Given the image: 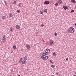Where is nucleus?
<instances>
[{"mask_svg": "<svg viewBox=\"0 0 76 76\" xmlns=\"http://www.w3.org/2000/svg\"><path fill=\"white\" fill-rule=\"evenodd\" d=\"M40 14H43V12L42 11H40Z\"/></svg>", "mask_w": 76, "mask_h": 76, "instance_id": "nucleus-21", "label": "nucleus"}, {"mask_svg": "<svg viewBox=\"0 0 76 76\" xmlns=\"http://www.w3.org/2000/svg\"><path fill=\"white\" fill-rule=\"evenodd\" d=\"M47 59H48V56H45V58H43V60H47Z\"/></svg>", "mask_w": 76, "mask_h": 76, "instance_id": "nucleus-9", "label": "nucleus"}, {"mask_svg": "<svg viewBox=\"0 0 76 76\" xmlns=\"http://www.w3.org/2000/svg\"><path fill=\"white\" fill-rule=\"evenodd\" d=\"M22 58H20V61H19L20 62H22Z\"/></svg>", "mask_w": 76, "mask_h": 76, "instance_id": "nucleus-30", "label": "nucleus"}, {"mask_svg": "<svg viewBox=\"0 0 76 76\" xmlns=\"http://www.w3.org/2000/svg\"><path fill=\"white\" fill-rule=\"evenodd\" d=\"M58 3L59 4H61V3H62V1L61 0H60L58 1Z\"/></svg>", "mask_w": 76, "mask_h": 76, "instance_id": "nucleus-14", "label": "nucleus"}, {"mask_svg": "<svg viewBox=\"0 0 76 76\" xmlns=\"http://www.w3.org/2000/svg\"><path fill=\"white\" fill-rule=\"evenodd\" d=\"M51 67L53 68H54V67H55V66H54V65H51Z\"/></svg>", "mask_w": 76, "mask_h": 76, "instance_id": "nucleus-23", "label": "nucleus"}, {"mask_svg": "<svg viewBox=\"0 0 76 76\" xmlns=\"http://www.w3.org/2000/svg\"><path fill=\"white\" fill-rule=\"evenodd\" d=\"M10 31H12V28H10Z\"/></svg>", "mask_w": 76, "mask_h": 76, "instance_id": "nucleus-34", "label": "nucleus"}, {"mask_svg": "<svg viewBox=\"0 0 76 76\" xmlns=\"http://www.w3.org/2000/svg\"><path fill=\"white\" fill-rule=\"evenodd\" d=\"M41 58L42 59H44V56H41Z\"/></svg>", "mask_w": 76, "mask_h": 76, "instance_id": "nucleus-22", "label": "nucleus"}, {"mask_svg": "<svg viewBox=\"0 0 76 76\" xmlns=\"http://www.w3.org/2000/svg\"><path fill=\"white\" fill-rule=\"evenodd\" d=\"M75 26H76V23H75Z\"/></svg>", "mask_w": 76, "mask_h": 76, "instance_id": "nucleus-40", "label": "nucleus"}, {"mask_svg": "<svg viewBox=\"0 0 76 76\" xmlns=\"http://www.w3.org/2000/svg\"><path fill=\"white\" fill-rule=\"evenodd\" d=\"M22 6V4L20 3L19 4V7H21Z\"/></svg>", "mask_w": 76, "mask_h": 76, "instance_id": "nucleus-12", "label": "nucleus"}, {"mask_svg": "<svg viewBox=\"0 0 76 76\" xmlns=\"http://www.w3.org/2000/svg\"><path fill=\"white\" fill-rule=\"evenodd\" d=\"M16 48V45L13 46V48H14V49H15Z\"/></svg>", "mask_w": 76, "mask_h": 76, "instance_id": "nucleus-17", "label": "nucleus"}, {"mask_svg": "<svg viewBox=\"0 0 76 76\" xmlns=\"http://www.w3.org/2000/svg\"><path fill=\"white\" fill-rule=\"evenodd\" d=\"M26 47L27 49H28V50H31V47L29 45H28L27 44H26Z\"/></svg>", "mask_w": 76, "mask_h": 76, "instance_id": "nucleus-4", "label": "nucleus"}, {"mask_svg": "<svg viewBox=\"0 0 76 76\" xmlns=\"http://www.w3.org/2000/svg\"><path fill=\"white\" fill-rule=\"evenodd\" d=\"M42 55L43 56H45L47 55V53H42Z\"/></svg>", "mask_w": 76, "mask_h": 76, "instance_id": "nucleus-8", "label": "nucleus"}, {"mask_svg": "<svg viewBox=\"0 0 76 76\" xmlns=\"http://www.w3.org/2000/svg\"><path fill=\"white\" fill-rule=\"evenodd\" d=\"M69 33H73L75 31V28L73 27H70L69 29Z\"/></svg>", "mask_w": 76, "mask_h": 76, "instance_id": "nucleus-1", "label": "nucleus"}, {"mask_svg": "<svg viewBox=\"0 0 76 76\" xmlns=\"http://www.w3.org/2000/svg\"><path fill=\"white\" fill-rule=\"evenodd\" d=\"M71 2L74 3H76V1H75V0H71Z\"/></svg>", "mask_w": 76, "mask_h": 76, "instance_id": "nucleus-10", "label": "nucleus"}, {"mask_svg": "<svg viewBox=\"0 0 76 76\" xmlns=\"http://www.w3.org/2000/svg\"><path fill=\"white\" fill-rule=\"evenodd\" d=\"M3 39V41H4H4H6V38L3 39Z\"/></svg>", "mask_w": 76, "mask_h": 76, "instance_id": "nucleus-25", "label": "nucleus"}, {"mask_svg": "<svg viewBox=\"0 0 76 76\" xmlns=\"http://www.w3.org/2000/svg\"><path fill=\"white\" fill-rule=\"evenodd\" d=\"M14 3H15V4H16V1H14Z\"/></svg>", "mask_w": 76, "mask_h": 76, "instance_id": "nucleus-35", "label": "nucleus"}, {"mask_svg": "<svg viewBox=\"0 0 76 76\" xmlns=\"http://www.w3.org/2000/svg\"><path fill=\"white\" fill-rule=\"evenodd\" d=\"M3 39H5L6 38V36L5 35H4L3 36Z\"/></svg>", "mask_w": 76, "mask_h": 76, "instance_id": "nucleus-24", "label": "nucleus"}, {"mask_svg": "<svg viewBox=\"0 0 76 76\" xmlns=\"http://www.w3.org/2000/svg\"><path fill=\"white\" fill-rule=\"evenodd\" d=\"M54 35L55 36H57V33H56V32H55L54 34Z\"/></svg>", "mask_w": 76, "mask_h": 76, "instance_id": "nucleus-19", "label": "nucleus"}, {"mask_svg": "<svg viewBox=\"0 0 76 76\" xmlns=\"http://www.w3.org/2000/svg\"><path fill=\"white\" fill-rule=\"evenodd\" d=\"M56 75H58V72H56Z\"/></svg>", "mask_w": 76, "mask_h": 76, "instance_id": "nucleus-37", "label": "nucleus"}, {"mask_svg": "<svg viewBox=\"0 0 76 76\" xmlns=\"http://www.w3.org/2000/svg\"><path fill=\"white\" fill-rule=\"evenodd\" d=\"M4 3L6 6H7V3L6 2V1H4Z\"/></svg>", "mask_w": 76, "mask_h": 76, "instance_id": "nucleus-20", "label": "nucleus"}, {"mask_svg": "<svg viewBox=\"0 0 76 76\" xmlns=\"http://www.w3.org/2000/svg\"><path fill=\"white\" fill-rule=\"evenodd\" d=\"M50 62L51 63H52V64H53V63L52 62V61L51 60H50Z\"/></svg>", "mask_w": 76, "mask_h": 76, "instance_id": "nucleus-31", "label": "nucleus"}, {"mask_svg": "<svg viewBox=\"0 0 76 76\" xmlns=\"http://www.w3.org/2000/svg\"><path fill=\"white\" fill-rule=\"evenodd\" d=\"M11 53H13V51H11Z\"/></svg>", "mask_w": 76, "mask_h": 76, "instance_id": "nucleus-38", "label": "nucleus"}, {"mask_svg": "<svg viewBox=\"0 0 76 76\" xmlns=\"http://www.w3.org/2000/svg\"><path fill=\"white\" fill-rule=\"evenodd\" d=\"M53 55L54 56H56V53L54 52L53 53Z\"/></svg>", "mask_w": 76, "mask_h": 76, "instance_id": "nucleus-26", "label": "nucleus"}, {"mask_svg": "<svg viewBox=\"0 0 76 76\" xmlns=\"http://www.w3.org/2000/svg\"><path fill=\"white\" fill-rule=\"evenodd\" d=\"M16 28L17 29H19L20 28V26H18V25L16 26Z\"/></svg>", "mask_w": 76, "mask_h": 76, "instance_id": "nucleus-11", "label": "nucleus"}, {"mask_svg": "<svg viewBox=\"0 0 76 76\" xmlns=\"http://www.w3.org/2000/svg\"><path fill=\"white\" fill-rule=\"evenodd\" d=\"M71 13H73V12H74V10H72L71 12Z\"/></svg>", "mask_w": 76, "mask_h": 76, "instance_id": "nucleus-29", "label": "nucleus"}, {"mask_svg": "<svg viewBox=\"0 0 76 76\" xmlns=\"http://www.w3.org/2000/svg\"><path fill=\"white\" fill-rule=\"evenodd\" d=\"M75 74H76V72L75 73Z\"/></svg>", "mask_w": 76, "mask_h": 76, "instance_id": "nucleus-43", "label": "nucleus"}, {"mask_svg": "<svg viewBox=\"0 0 76 76\" xmlns=\"http://www.w3.org/2000/svg\"><path fill=\"white\" fill-rule=\"evenodd\" d=\"M44 11L46 13H47V9L44 10Z\"/></svg>", "mask_w": 76, "mask_h": 76, "instance_id": "nucleus-18", "label": "nucleus"}, {"mask_svg": "<svg viewBox=\"0 0 76 76\" xmlns=\"http://www.w3.org/2000/svg\"><path fill=\"white\" fill-rule=\"evenodd\" d=\"M46 53H47V54H48L50 52V50L48 49H47L45 51Z\"/></svg>", "mask_w": 76, "mask_h": 76, "instance_id": "nucleus-3", "label": "nucleus"}, {"mask_svg": "<svg viewBox=\"0 0 76 76\" xmlns=\"http://www.w3.org/2000/svg\"><path fill=\"white\" fill-rule=\"evenodd\" d=\"M6 19V17H5V16H3L2 17V19L3 20H4V19Z\"/></svg>", "mask_w": 76, "mask_h": 76, "instance_id": "nucleus-13", "label": "nucleus"}, {"mask_svg": "<svg viewBox=\"0 0 76 76\" xmlns=\"http://www.w3.org/2000/svg\"><path fill=\"white\" fill-rule=\"evenodd\" d=\"M74 76H76V75H74Z\"/></svg>", "mask_w": 76, "mask_h": 76, "instance_id": "nucleus-42", "label": "nucleus"}, {"mask_svg": "<svg viewBox=\"0 0 76 76\" xmlns=\"http://www.w3.org/2000/svg\"><path fill=\"white\" fill-rule=\"evenodd\" d=\"M27 59H28V57H27L25 56L24 57V60H25V61H26V60H27Z\"/></svg>", "mask_w": 76, "mask_h": 76, "instance_id": "nucleus-7", "label": "nucleus"}, {"mask_svg": "<svg viewBox=\"0 0 76 76\" xmlns=\"http://www.w3.org/2000/svg\"><path fill=\"white\" fill-rule=\"evenodd\" d=\"M22 63L23 64H25V61H23Z\"/></svg>", "mask_w": 76, "mask_h": 76, "instance_id": "nucleus-16", "label": "nucleus"}, {"mask_svg": "<svg viewBox=\"0 0 76 76\" xmlns=\"http://www.w3.org/2000/svg\"><path fill=\"white\" fill-rule=\"evenodd\" d=\"M44 24L42 23V25H41V26H42V27H43V26H44Z\"/></svg>", "mask_w": 76, "mask_h": 76, "instance_id": "nucleus-33", "label": "nucleus"}, {"mask_svg": "<svg viewBox=\"0 0 76 76\" xmlns=\"http://www.w3.org/2000/svg\"><path fill=\"white\" fill-rule=\"evenodd\" d=\"M42 41H43V42H45L44 41V40H42Z\"/></svg>", "mask_w": 76, "mask_h": 76, "instance_id": "nucleus-36", "label": "nucleus"}, {"mask_svg": "<svg viewBox=\"0 0 76 76\" xmlns=\"http://www.w3.org/2000/svg\"><path fill=\"white\" fill-rule=\"evenodd\" d=\"M17 13H19V12H20V10H17Z\"/></svg>", "mask_w": 76, "mask_h": 76, "instance_id": "nucleus-27", "label": "nucleus"}, {"mask_svg": "<svg viewBox=\"0 0 76 76\" xmlns=\"http://www.w3.org/2000/svg\"><path fill=\"white\" fill-rule=\"evenodd\" d=\"M50 45H53L54 44V41H53L52 40H50Z\"/></svg>", "mask_w": 76, "mask_h": 76, "instance_id": "nucleus-5", "label": "nucleus"}, {"mask_svg": "<svg viewBox=\"0 0 76 76\" xmlns=\"http://www.w3.org/2000/svg\"><path fill=\"white\" fill-rule=\"evenodd\" d=\"M50 4V2L48 1H45L44 2L45 4Z\"/></svg>", "mask_w": 76, "mask_h": 76, "instance_id": "nucleus-2", "label": "nucleus"}, {"mask_svg": "<svg viewBox=\"0 0 76 76\" xmlns=\"http://www.w3.org/2000/svg\"><path fill=\"white\" fill-rule=\"evenodd\" d=\"M19 63H22V62H21L19 61Z\"/></svg>", "mask_w": 76, "mask_h": 76, "instance_id": "nucleus-39", "label": "nucleus"}, {"mask_svg": "<svg viewBox=\"0 0 76 76\" xmlns=\"http://www.w3.org/2000/svg\"><path fill=\"white\" fill-rule=\"evenodd\" d=\"M18 76H20V75H19Z\"/></svg>", "mask_w": 76, "mask_h": 76, "instance_id": "nucleus-41", "label": "nucleus"}, {"mask_svg": "<svg viewBox=\"0 0 76 76\" xmlns=\"http://www.w3.org/2000/svg\"><path fill=\"white\" fill-rule=\"evenodd\" d=\"M55 5L56 6H58V3H56V4H55Z\"/></svg>", "mask_w": 76, "mask_h": 76, "instance_id": "nucleus-28", "label": "nucleus"}, {"mask_svg": "<svg viewBox=\"0 0 76 76\" xmlns=\"http://www.w3.org/2000/svg\"><path fill=\"white\" fill-rule=\"evenodd\" d=\"M66 61H68V60H69V58H66Z\"/></svg>", "mask_w": 76, "mask_h": 76, "instance_id": "nucleus-32", "label": "nucleus"}, {"mask_svg": "<svg viewBox=\"0 0 76 76\" xmlns=\"http://www.w3.org/2000/svg\"><path fill=\"white\" fill-rule=\"evenodd\" d=\"M63 8L65 10H66V9H68V7L67 6H64L63 7Z\"/></svg>", "mask_w": 76, "mask_h": 76, "instance_id": "nucleus-6", "label": "nucleus"}, {"mask_svg": "<svg viewBox=\"0 0 76 76\" xmlns=\"http://www.w3.org/2000/svg\"><path fill=\"white\" fill-rule=\"evenodd\" d=\"M9 15H10V17H13V14H12V13L10 14Z\"/></svg>", "mask_w": 76, "mask_h": 76, "instance_id": "nucleus-15", "label": "nucleus"}]
</instances>
